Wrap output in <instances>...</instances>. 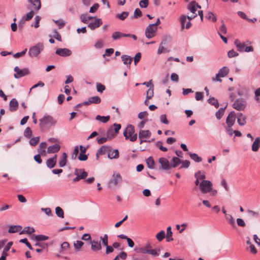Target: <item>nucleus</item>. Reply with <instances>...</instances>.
Segmentation results:
<instances>
[{
  "mask_svg": "<svg viewBox=\"0 0 260 260\" xmlns=\"http://www.w3.org/2000/svg\"><path fill=\"white\" fill-rule=\"evenodd\" d=\"M165 237V232L162 230L158 233L156 235V238L158 241H162Z\"/></svg>",
  "mask_w": 260,
  "mask_h": 260,
  "instance_id": "49",
  "label": "nucleus"
},
{
  "mask_svg": "<svg viewBox=\"0 0 260 260\" xmlns=\"http://www.w3.org/2000/svg\"><path fill=\"white\" fill-rule=\"evenodd\" d=\"M14 70L16 72L14 76L16 79L21 78L29 74V71L27 68L20 69L18 67H16Z\"/></svg>",
  "mask_w": 260,
  "mask_h": 260,
  "instance_id": "8",
  "label": "nucleus"
},
{
  "mask_svg": "<svg viewBox=\"0 0 260 260\" xmlns=\"http://www.w3.org/2000/svg\"><path fill=\"white\" fill-rule=\"evenodd\" d=\"M208 102L211 105L214 106L216 108L219 107V105L217 100L213 97L210 98L208 100Z\"/></svg>",
  "mask_w": 260,
  "mask_h": 260,
  "instance_id": "40",
  "label": "nucleus"
},
{
  "mask_svg": "<svg viewBox=\"0 0 260 260\" xmlns=\"http://www.w3.org/2000/svg\"><path fill=\"white\" fill-rule=\"evenodd\" d=\"M158 162L161 165V169L164 170H169L171 167V164L165 157H160L158 159Z\"/></svg>",
  "mask_w": 260,
  "mask_h": 260,
  "instance_id": "12",
  "label": "nucleus"
},
{
  "mask_svg": "<svg viewBox=\"0 0 260 260\" xmlns=\"http://www.w3.org/2000/svg\"><path fill=\"white\" fill-rule=\"evenodd\" d=\"M129 36L126 34L122 33L120 31H115L112 35V38L114 41L120 40L122 37H127Z\"/></svg>",
  "mask_w": 260,
  "mask_h": 260,
  "instance_id": "21",
  "label": "nucleus"
},
{
  "mask_svg": "<svg viewBox=\"0 0 260 260\" xmlns=\"http://www.w3.org/2000/svg\"><path fill=\"white\" fill-rule=\"evenodd\" d=\"M182 164V166L180 167V169L182 168H185L187 169L189 167L190 165V161L187 160H182L181 163Z\"/></svg>",
  "mask_w": 260,
  "mask_h": 260,
  "instance_id": "60",
  "label": "nucleus"
},
{
  "mask_svg": "<svg viewBox=\"0 0 260 260\" xmlns=\"http://www.w3.org/2000/svg\"><path fill=\"white\" fill-rule=\"evenodd\" d=\"M84 243L80 240L76 241V242L74 243V246L75 249L77 251H79L81 250V247L83 246Z\"/></svg>",
  "mask_w": 260,
  "mask_h": 260,
  "instance_id": "39",
  "label": "nucleus"
},
{
  "mask_svg": "<svg viewBox=\"0 0 260 260\" xmlns=\"http://www.w3.org/2000/svg\"><path fill=\"white\" fill-rule=\"evenodd\" d=\"M249 216L251 217H258L259 216L258 212L251 210H248L247 211Z\"/></svg>",
  "mask_w": 260,
  "mask_h": 260,
  "instance_id": "64",
  "label": "nucleus"
},
{
  "mask_svg": "<svg viewBox=\"0 0 260 260\" xmlns=\"http://www.w3.org/2000/svg\"><path fill=\"white\" fill-rule=\"evenodd\" d=\"M173 240L172 237V232L171 230V227L169 226L167 229V235H166V241L168 242H170Z\"/></svg>",
  "mask_w": 260,
  "mask_h": 260,
  "instance_id": "34",
  "label": "nucleus"
},
{
  "mask_svg": "<svg viewBox=\"0 0 260 260\" xmlns=\"http://www.w3.org/2000/svg\"><path fill=\"white\" fill-rule=\"evenodd\" d=\"M151 135V133L149 130L140 129L139 133V138L140 139L148 138L150 137Z\"/></svg>",
  "mask_w": 260,
  "mask_h": 260,
  "instance_id": "19",
  "label": "nucleus"
},
{
  "mask_svg": "<svg viewBox=\"0 0 260 260\" xmlns=\"http://www.w3.org/2000/svg\"><path fill=\"white\" fill-rule=\"evenodd\" d=\"M13 244L12 242H9L7 243V244L5 246L4 250L3 251V253H4L5 254L8 255L7 252L8 251H9L11 247L12 246Z\"/></svg>",
  "mask_w": 260,
  "mask_h": 260,
  "instance_id": "53",
  "label": "nucleus"
},
{
  "mask_svg": "<svg viewBox=\"0 0 260 260\" xmlns=\"http://www.w3.org/2000/svg\"><path fill=\"white\" fill-rule=\"evenodd\" d=\"M67 155L66 153H63L60 160L59 161V166L60 167H63L66 165Z\"/></svg>",
  "mask_w": 260,
  "mask_h": 260,
  "instance_id": "33",
  "label": "nucleus"
},
{
  "mask_svg": "<svg viewBox=\"0 0 260 260\" xmlns=\"http://www.w3.org/2000/svg\"><path fill=\"white\" fill-rule=\"evenodd\" d=\"M260 145V138L259 137H257L255 138L254 141L253 142L251 149L253 151H257L259 148Z\"/></svg>",
  "mask_w": 260,
  "mask_h": 260,
  "instance_id": "26",
  "label": "nucleus"
},
{
  "mask_svg": "<svg viewBox=\"0 0 260 260\" xmlns=\"http://www.w3.org/2000/svg\"><path fill=\"white\" fill-rule=\"evenodd\" d=\"M128 14L129 13L128 12H123L121 14H117L116 16L120 20H124L127 17Z\"/></svg>",
  "mask_w": 260,
  "mask_h": 260,
  "instance_id": "45",
  "label": "nucleus"
},
{
  "mask_svg": "<svg viewBox=\"0 0 260 260\" xmlns=\"http://www.w3.org/2000/svg\"><path fill=\"white\" fill-rule=\"evenodd\" d=\"M160 121L161 123L166 124H168L169 123L166 114H162L160 116Z\"/></svg>",
  "mask_w": 260,
  "mask_h": 260,
  "instance_id": "63",
  "label": "nucleus"
},
{
  "mask_svg": "<svg viewBox=\"0 0 260 260\" xmlns=\"http://www.w3.org/2000/svg\"><path fill=\"white\" fill-rule=\"evenodd\" d=\"M122 61L128 69L131 68V64L133 60V58L127 55H122L121 57Z\"/></svg>",
  "mask_w": 260,
  "mask_h": 260,
  "instance_id": "16",
  "label": "nucleus"
},
{
  "mask_svg": "<svg viewBox=\"0 0 260 260\" xmlns=\"http://www.w3.org/2000/svg\"><path fill=\"white\" fill-rule=\"evenodd\" d=\"M39 127L43 128L46 126L51 127L54 126L56 123V120L52 116L45 114L42 118L39 119Z\"/></svg>",
  "mask_w": 260,
  "mask_h": 260,
  "instance_id": "2",
  "label": "nucleus"
},
{
  "mask_svg": "<svg viewBox=\"0 0 260 260\" xmlns=\"http://www.w3.org/2000/svg\"><path fill=\"white\" fill-rule=\"evenodd\" d=\"M212 187V183L209 180H202L200 183L201 191L205 194L209 192Z\"/></svg>",
  "mask_w": 260,
  "mask_h": 260,
  "instance_id": "7",
  "label": "nucleus"
},
{
  "mask_svg": "<svg viewBox=\"0 0 260 260\" xmlns=\"http://www.w3.org/2000/svg\"><path fill=\"white\" fill-rule=\"evenodd\" d=\"M60 149V146L59 144H55L52 146H50L47 148V153H55L59 151Z\"/></svg>",
  "mask_w": 260,
  "mask_h": 260,
  "instance_id": "20",
  "label": "nucleus"
},
{
  "mask_svg": "<svg viewBox=\"0 0 260 260\" xmlns=\"http://www.w3.org/2000/svg\"><path fill=\"white\" fill-rule=\"evenodd\" d=\"M100 239L104 246H106L108 245V236L107 234H105L104 237H100Z\"/></svg>",
  "mask_w": 260,
  "mask_h": 260,
  "instance_id": "56",
  "label": "nucleus"
},
{
  "mask_svg": "<svg viewBox=\"0 0 260 260\" xmlns=\"http://www.w3.org/2000/svg\"><path fill=\"white\" fill-rule=\"evenodd\" d=\"M154 88L152 87H150L147 91L146 100H150L153 96L154 94Z\"/></svg>",
  "mask_w": 260,
  "mask_h": 260,
  "instance_id": "47",
  "label": "nucleus"
},
{
  "mask_svg": "<svg viewBox=\"0 0 260 260\" xmlns=\"http://www.w3.org/2000/svg\"><path fill=\"white\" fill-rule=\"evenodd\" d=\"M22 229L21 225H11L10 226L8 232L10 233H15L20 232Z\"/></svg>",
  "mask_w": 260,
  "mask_h": 260,
  "instance_id": "29",
  "label": "nucleus"
},
{
  "mask_svg": "<svg viewBox=\"0 0 260 260\" xmlns=\"http://www.w3.org/2000/svg\"><path fill=\"white\" fill-rule=\"evenodd\" d=\"M105 86L100 83L96 84L97 91L100 93H102L105 90Z\"/></svg>",
  "mask_w": 260,
  "mask_h": 260,
  "instance_id": "61",
  "label": "nucleus"
},
{
  "mask_svg": "<svg viewBox=\"0 0 260 260\" xmlns=\"http://www.w3.org/2000/svg\"><path fill=\"white\" fill-rule=\"evenodd\" d=\"M110 118V116H104L98 115L95 117V120L100 121L103 123H106L109 120Z\"/></svg>",
  "mask_w": 260,
  "mask_h": 260,
  "instance_id": "37",
  "label": "nucleus"
},
{
  "mask_svg": "<svg viewBox=\"0 0 260 260\" xmlns=\"http://www.w3.org/2000/svg\"><path fill=\"white\" fill-rule=\"evenodd\" d=\"M91 248L93 251L100 250L102 249V246L100 242L98 241L93 240L90 242Z\"/></svg>",
  "mask_w": 260,
  "mask_h": 260,
  "instance_id": "22",
  "label": "nucleus"
},
{
  "mask_svg": "<svg viewBox=\"0 0 260 260\" xmlns=\"http://www.w3.org/2000/svg\"><path fill=\"white\" fill-rule=\"evenodd\" d=\"M55 213L59 218H63L64 217V212L60 207H57L55 208Z\"/></svg>",
  "mask_w": 260,
  "mask_h": 260,
  "instance_id": "43",
  "label": "nucleus"
},
{
  "mask_svg": "<svg viewBox=\"0 0 260 260\" xmlns=\"http://www.w3.org/2000/svg\"><path fill=\"white\" fill-rule=\"evenodd\" d=\"M157 29V27H154L153 24H149L145 29V36L148 39L153 38Z\"/></svg>",
  "mask_w": 260,
  "mask_h": 260,
  "instance_id": "9",
  "label": "nucleus"
},
{
  "mask_svg": "<svg viewBox=\"0 0 260 260\" xmlns=\"http://www.w3.org/2000/svg\"><path fill=\"white\" fill-rule=\"evenodd\" d=\"M149 4L148 0H142L139 2V6L142 8H146Z\"/></svg>",
  "mask_w": 260,
  "mask_h": 260,
  "instance_id": "57",
  "label": "nucleus"
},
{
  "mask_svg": "<svg viewBox=\"0 0 260 260\" xmlns=\"http://www.w3.org/2000/svg\"><path fill=\"white\" fill-rule=\"evenodd\" d=\"M152 246L150 243H147L145 246L135 249V251L138 253L142 254H149L154 256H157L159 255L160 249H152Z\"/></svg>",
  "mask_w": 260,
  "mask_h": 260,
  "instance_id": "1",
  "label": "nucleus"
},
{
  "mask_svg": "<svg viewBox=\"0 0 260 260\" xmlns=\"http://www.w3.org/2000/svg\"><path fill=\"white\" fill-rule=\"evenodd\" d=\"M194 177L196 179L205 180L204 179L206 178V176L204 173L202 174L201 171H198L194 174Z\"/></svg>",
  "mask_w": 260,
  "mask_h": 260,
  "instance_id": "44",
  "label": "nucleus"
},
{
  "mask_svg": "<svg viewBox=\"0 0 260 260\" xmlns=\"http://www.w3.org/2000/svg\"><path fill=\"white\" fill-rule=\"evenodd\" d=\"M122 180V177L119 173L117 174H113L112 176V178L110 179L108 183L109 187H111L112 186L116 185L119 182H121Z\"/></svg>",
  "mask_w": 260,
  "mask_h": 260,
  "instance_id": "11",
  "label": "nucleus"
},
{
  "mask_svg": "<svg viewBox=\"0 0 260 260\" xmlns=\"http://www.w3.org/2000/svg\"><path fill=\"white\" fill-rule=\"evenodd\" d=\"M35 232V229L33 228H30L29 226L25 227L23 230L20 231V234H30Z\"/></svg>",
  "mask_w": 260,
  "mask_h": 260,
  "instance_id": "36",
  "label": "nucleus"
},
{
  "mask_svg": "<svg viewBox=\"0 0 260 260\" xmlns=\"http://www.w3.org/2000/svg\"><path fill=\"white\" fill-rule=\"evenodd\" d=\"M246 101L243 99H238L235 101L233 107L239 111L243 110L246 107Z\"/></svg>",
  "mask_w": 260,
  "mask_h": 260,
  "instance_id": "10",
  "label": "nucleus"
},
{
  "mask_svg": "<svg viewBox=\"0 0 260 260\" xmlns=\"http://www.w3.org/2000/svg\"><path fill=\"white\" fill-rule=\"evenodd\" d=\"M111 147L108 146H102L100 149H98V154L103 155L110 150Z\"/></svg>",
  "mask_w": 260,
  "mask_h": 260,
  "instance_id": "28",
  "label": "nucleus"
},
{
  "mask_svg": "<svg viewBox=\"0 0 260 260\" xmlns=\"http://www.w3.org/2000/svg\"><path fill=\"white\" fill-rule=\"evenodd\" d=\"M34 6V9L37 11H38L40 9L41 7V3L40 0H32V2L31 3Z\"/></svg>",
  "mask_w": 260,
  "mask_h": 260,
  "instance_id": "41",
  "label": "nucleus"
},
{
  "mask_svg": "<svg viewBox=\"0 0 260 260\" xmlns=\"http://www.w3.org/2000/svg\"><path fill=\"white\" fill-rule=\"evenodd\" d=\"M35 238L37 241H42L48 240L49 237L43 235H39L35 236Z\"/></svg>",
  "mask_w": 260,
  "mask_h": 260,
  "instance_id": "50",
  "label": "nucleus"
},
{
  "mask_svg": "<svg viewBox=\"0 0 260 260\" xmlns=\"http://www.w3.org/2000/svg\"><path fill=\"white\" fill-rule=\"evenodd\" d=\"M56 164V162L55 161H53L50 158L46 160V165L47 167L49 168V169H52L54 168Z\"/></svg>",
  "mask_w": 260,
  "mask_h": 260,
  "instance_id": "51",
  "label": "nucleus"
},
{
  "mask_svg": "<svg viewBox=\"0 0 260 260\" xmlns=\"http://www.w3.org/2000/svg\"><path fill=\"white\" fill-rule=\"evenodd\" d=\"M74 174L76 176L73 179V182H77L81 179H85L88 176V173L83 169H75Z\"/></svg>",
  "mask_w": 260,
  "mask_h": 260,
  "instance_id": "6",
  "label": "nucleus"
},
{
  "mask_svg": "<svg viewBox=\"0 0 260 260\" xmlns=\"http://www.w3.org/2000/svg\"><path fill=\"white\" fill-rule=\"evenodd\" d=\"M236 115H235V112H231L226 119V123L227 126H233L236 120Z\"/></svg>",
  "mask_w": 260,
  "mask_h": 260,
  "instance_id": "14",
  "label": "nucleus"
},
{
  "mask_svg": "<svg viewBox=\"0 0 260 260\" xmlns=\"http://www.w3.org/2000/svg\"><path fill=\"white\" fill-rule=\"evenodd\" d=\"M227 107V104L225 105V106L224 107V108H220L215 113V116H216V117L218 119H220L221 118V117H222L223 114H224V110L225 109V108H226Z\"/></svg>",
  "mask_w": 260,
  "mask_h": 260,
  "instance_id": "35",
  "label": "nucleus"
},
{
  "mask_svg": "<svg viewBox=\"0 0 260 260\" xmlns=\"http://www.w3.org/2000/svg\"><path fill=\"white\" fill-rule=\"evenodd\" d=\"M101 99L99 96H92V97L89 98L88 99V101L84 102L83 103V104H84V105L87 106V105H90L91 104H99L101 103Z\"/></svg>",
  "mask_w": 260,
  "mask_h": 260,
  "instance_id": "15",
  "label": "nucleus"
},
{
  "mask_svg": "<svg viewBox=\"0 0 260 260\" xmlns=\"http://www.w3.org/2000/svg\"><path fill=\"white\" fill-rule=\"evenodd\" d=\"M238 55V53L234 50L233 49L230 50L228 52V56L229 58L236 57Z\"/></svg>",
  "mask_w": 260,
  "mask_h": 260,
  "instance_id": "58",
  "label": "nucleus"
},
{
  "mask_svg": "<svg viewBox=\"0 0 260 260\" xmlns=\"http://www.w3.org/2000/svg\"><path fill=\"white\" fill-rule=\"evenodd\" d=\"M18 107V102L15 98L12 99L9 103V110L11 112H14L17 110Z\"/></svg>",
  "mask_w": 260,
  "mask_h": 260,
  "instance_id": "18",
  "label": "nucleus"
},
{
  "mask_svg": "<svg viewBox=\"0 0 260 260\" xmlns=\"http://www.w3.org/2000/svg\"><path fill=\"white\" fill-rule=\"evenodd\" d=\"M237 122L240 125H244L246 124V117L244 116L242 117L238 118Z\"/></svg>",
  "mask_w": 260,
  "mask_h": 260,
  "instance_id": "59",
  "label": "nucleus"
},
{
  "mask_svg": "<svg viewBox=\"0 0 260 260\" xmlns=\"http://www.w3.org/2000/svg\"><path fill=\"white\" fill-rule=\"evenodd\" d=\"M142 13L140 9L139 8H137L135 9L134 11V16L132 18L137 19L140 17L142 16Z\"/></svg>",
  "mask_w": 260,
  "mask_h": 260,
  "instance_id": "54",
  "label": "nucleus"
},
{
  "mask_svg": "<svg viewBox=\"0 0 260 260\" xmlns=\"http://www.w3.org/2000/svg\"><path fill=\"white\" fill-rule=\"evenodd\" d=\"M162 143L161 141H158L156 143L155 145L157 146L160 150L166 152L168 150V149L166 147H164L162 145Z\"/></svg>",
  "mask_w": 260,
  "mask_h": 260,
  "instance_id": "55",
  "label": "nucleus"
},
{
  "mask_svg": "<svg viewBox=\"0 0 260 260\" xmlns=\"http://www.w3.org/2000/svg\"><path fill=\"white\" fill-rule=\"evenodd\" d=\"M234 44L236 46L237 50L239 52H249L253 51L252 46H246V43L241 42L239 39H236L234 41Z\"/></svg>",
  "mask_w": 260,
  "mask_h": 260,
  "instance_id": "5",
  "label": "nucleus"
},
{
  "mask_svg": "<svg viewBox=\"0 0 260 260\" xmlns=\"http://www.w3.org/2000/svg\"><path fill=\"white\" fill-rule=\"evenodd\" d=\"M32 136V131L29 127H27L24 132V136L30 138Z\"/></svg>",
  "mask_w": 260,
  "mask_h": 260,
  "instance_id": "52",
  "label": "nucleus"
},
{
  "mask_svg": "<svg viewBox=\"0 0 260 260\" xmlns=\"http://www.w3.org/2000/svg\"><path fill=\"white\" fill-rule=\"evenodd\" d=\"M229 72V69L227 67H223L220 69L218 72V75H220V77H224L226 76Z\"/></svg>",
  "mask_w": 260,
  "mask_h": 260,
  "instance_id": "30",
  "label": "nucleus"
},
{
  "mask_svg": "<svg viewBox=\"0 0 260 260\" xmlns=\"http://www.w3.org/2000/svg\"><path fill=\"white\" fill-rule=\"evenodd\" d=\"M40 137H36L32 138L30 139L29 143L31 146H36L39 142Z\"/></svg>",
  "mask_w": 260,
  "mask_h": 260,
  "instance_id": "46",
  "label": "nucleus"
},
{
  "mask_svg": "<svg viewBox=\"0 0 260 260\" xmlns=\"http://www.w3.org/2000/svg\"><path fill=\"white\" fill-rule=\"evenodd\" d=\"M194 2H190L188 5H187V9L190 11L192 13H193V14H197L196 12L197 11V8H196V7L194 6Z\"/></svg>",
  "mask_w": 260,
  "mask_h": 260,
  "instance_id": "42",
  "label": "nucleus"
},
{
  "mask_svg": "<svg viewBox=\"0 0 260 260\" xmlns=\"http://www.w3.org/2000/svg\"><path fill=\"white\" fill-rule=\"evenodd\" d=\"M205 17H206L207 19H208V20H210V21H211L212 22H216V20H217V18H216V16H215V15H214L212 12H208L207 13V14L206 15Z\"/></svg>",
  "mask_w": 260,
  "mask_h": 260,
  "instance_id": "38",
  "label": "nucleus"
},
{
  "mask_svg": "<svg viewBox=\"0 0 260 260\" xmlns=\"http://www.w3.org/2000/svg\"><path fill=\"white\" fill-rule=\"evenodd\" d=\"M188 154L191 159L196 162H200L202 161V157L199 156L197 153L189 152Z\"/></svg>",
  "mask_w": 260,
  "mask_h": 260,
  "instance_id": "27",
  "label": "nucleus"
},
{
  "mask_svg": "<svg viewBox=\"0 0 260 260\" xmlns=\"http://www.w3.org/2000/svg\"><path fill=\"white\" fill-rule=\"evenodd\" d=\"M93 18L92 16H87L86 14H82L80 16L81 21L84 23H87L88 20Z\"/></svg>",
  "mask_w": 260,
  "mask_h": 260,
  "instance_id": "48",
  "label": "nucleus"
},
{
  "mask_svg": "<svg viewBox=\"0 0 260 260\" xmlns=\"http://www.w3.org/2000/svg\"><path fill=\"white\" fill-rule=\"evenodd\" d=\"M182 160L178 157H173L171 161V167L176 168L179 165L181 164Z\"/></svg>",
  "mask_w": 260,
  "mask_h": 260,
  "instance_id": "24",
  "label": "nucleus"
},
{
  "mask_svg": "<svg viewBox=\"0 0 260 260\" xmlns=\"http://www.w3.org/2000/svg\"><path fill=\"white\" fill-rule=\"evenodd\" d=\"M47 143L45 142H41L40 144L39 147L38 148V152L41 154L45 153V148L47 147Z\"/></svg>",
  "mask_w": 260,
  "mask_h": 260,
  "instance_id": "32",
  "label": "nucleus"
},
{
  "mask_svg": "<svg viewBox=\"0 0 260 260\" xmlns=\"http://www.w3.org/2000/svg\"><path fill=\"white\" fill-rule=\"evenodd\" d=\"M108 157L110 159L118 158L119 157V151L117 149L112 151L111 148L110 150L108 152Z\"/></svg>",
  "mask_w": 260,
  "mask_h": 260,
  "instance_id": "23",
  "label": "nucleus"
},
{
  "mask_svg": "<svg viewBox=\"0 0 260 260\" xmlns=\"http://www.w3.org/2000/svg\"><path fill=\"white\" fill-rule=\"evenodd\" d=\"M55 53L62 57H68L72 54V51L68 48H58Z\"/></svg>",
  "mask_w": 260,
  "mask_h": 260,
  "instance_id": "13",
  "label": "nucleus"
},
{
  "mask_svg": "<svg viewBox=\"0 0 260 260\" xmlns=\"http://www.w3.org/2000/svg\"><path fill=\"white\" fill-rule=\"evenodd\" d=\"M225 218L228 222L233 228L236 227L235 221L232 215L227 214L225 215Z\"/></svg>",
  "mask_w": 260,
  "mask_h": 260,
  "instance_id": "25",
  "label": "nucleus"
},
{
  "mask_svg": "<svg viewBox=\"0 0 260 260\" xmlns=\"http://www.w3.org/2000/svg\"><path fill=\"white\" fill-rule=\"evenodd\" d=\"M44 45L42 43H38L31 47L28 50V55L30 57H37L43 50Z\"/></svg>",
  "mask_w": 260,
  "mask_h": 260,
  "instance_id": "4",
  "label": "nucleus"
},
{
  "mask_svg": "<svg viewBox=\"0 0 260 260\" xmlns=\"http://www.w3.org/2000/svg\"><path fill=\"white\" fill-rule=\"evenodd\" d=\"M54 22L55 24L58 26L59 29L62 28L65 25L64 21L62 19L55 20Z\"/></svg>",
  "mask_w": 260,
  "mask_h": 260,
  "instance_id": "62",
  "label": "nucleus"
},
{
  "mask_svg": "<svg viewBox=\"0 0 260 260\" xmlns=\"http://www.w3.org/2000/svg\"><path fill=\"white\" fill-rule=\"evenodd\" d=\"M123 136L126 140L135 142L137 139V134L135 133L134 126L131 124L128 125L123 132Z\"/></svg>",
  "mask_w": 260,
  "mask_h": 260,
  "instance_id": "3",
  "label": "nucleus"
},
{
  "mask_svg": "<svg viewBox=\"0 0 260 260\" xmlns=\"http://www.w3.org/2000/svg\"><path fill=\"white\" fill-rule=\"evenodd\" d=\"M102 23V19L97 18L94 21L89 23L88 25V27L91 30H94L96 28L100 27Z\"/></svg>",
  "mask_w": 260,
  "mask_h": 260,
  "instance_id": "17",
  "label": "nucleus"
},
{
  "mask_svg": "<svg viewBox=\"0 0 260 260\" xmlns=\"http://www.w3.org/2000/svg\"><path fill=\"white\" fill-rule=\"evenodd\" d=\"M146 164L149 169H154L155 162L152 156L149 157L146 160Z\"/></svg>",
  "mask_w": 260,
  "mask_h": 260,
  "instance_id": "31",
  "label": "nucleus"
}]
</instances>
